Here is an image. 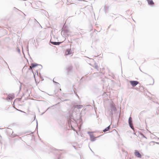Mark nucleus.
<instances>
[{
  "label": "nucleus",
  "instance_id": "4",
  "mask_svg": "<svg viewBox=\"0 0 159 159\" xmlns=\"http://www.w3.org/2000/svg\"><path fill=\"white\" fill-rule=\"evenodd\" d=\"M134 155H135L138 158H141L142 157V156L139 152L137 150H136L134 152Z\"/></svg>",
  "mask_w": 159,
  "mask_h": 159
},
{
  "label": "nucleus",
  "instance_id": "6",
  "mask_svg": "<svg viewBox=\"0 0 159 159\" xmlns=\"http://www.w3.org/2000/svg\"><path fill=\"white\" fill-rule=\"evenodd\" d=\"M74 107L75 108L80 109L82 108L83 106L81 105H75Z\"/></svg>",
  "mask_w": 159,
  "mask_h": 159
},
{
  "label": "nucleus",
  "instance_id": "11",
  "mask_svg": "<svg viewBox=\"0 0 159 159\" xmlns=\"http://www.w3.org/2000/svg\"><path fill=\"white\" fill-rule=\"evenodd\" d=\"M51 43L53 44L57 45H58L59 44L58 42H51Z\"/></svg>",
  "mask_w": 159,
  "mask_h": 159
},
{
  "label": "nucleus",
  "instance_id": "7",
  "mask_svg": "<svg viewBox=\"0 0 159 159\" xmlns=\"http://www.w3.org/2000/svg\"><path fill=\"white\" fill-rule=\"evenodd\" d=\"M38 65L36 64H31V66H30V69H32L34 67L37 66Z\"/></svg>",
  "mask_w": 159,
  "mask_h": 159
},
{
  "label": "nucleus",
  "instance_id": "12",
  "mask_svg": "<svg viewBox=\"0 0 159 159\" xmlns=\"http://www.w3.org/2000/svg\"><path fill=\"white\" fill-rule=\"evenodd\" d=\"M21 112H23V111H21V110H19Z\"/></svg>",
  "mask_w": 159,
  "mask_h": 159
},
{
  "label": "nucleus",
  "instance_id": "3",
  "mask_svg": "<svg viewBox=\"0 0 159 159\" xmlns=\"http://www.w3.org/2000/svg\"><path fill=\"white\" fill-rule=\"evenodd\" d=\"M129 82L133 87L136 86L139 83V82L136 81H130Z\"/></svg>",
  "mask_w": 159,
  "mask_h": 159
},
{
  "label": "nucleus",
  "instance_id": "10",
  "mask_svg": "<svg viewBox=\"0 0 159 159\" xmlns=\"http://www.w3.org/2000/svg\"><path fill=\"white\" fill-rule=\"evenodd\" d=\"M110 129V126H108L106 128H105L103 130V131L104 132H106V131H108Z\"/></svg>",
  "mask_w": 159,
  "mask_h": 159
},
{
  "label": "nucleus",
  "instance_id": "2",
  "mask_svg": "<svg viewBox=\"0 0 159 159\" xmlns=\"http://www.w3.org/2000/svg\"><path fill=\"white\" fill-rule=\"evenodd\" d=\"M88 133L89 134L91 141H93L96 140L97 138L94 137L93 132H89Z\"/></svg>",
  "mask_w": 159,
  "mask_h": 159
},
{
  "label": "nucleus",
  "instance_id": "5",
  "mask_svg": "<svg viewBox=\"0 0 159 159\" xmlns=\"http://www.w3.org/2000/svg\"><path fill=\"white\" fill-rule=\"evenodd\" d=\"M129 125H130V127L133 129H134V127L133 125V124H132V118L130 117L129 118Z\"/></svg>",
  "mask_w": 159,
  "mask_h": 159
},
{
  "label": "nucleus",
  "instance_id": "9",
  "mask_svg": "<svg viewBox=\"0 0 159 159\" xmlns=\"http://www.w3.org/2000/svg\"><path fill=\"white\" fill-rule=\"evenodd\" d=\"M148 4L150 5H153L154 4L152 0H147Z\"/></svg>",
  "mask_w": 159,
  "mask_h": 159
},
{
  "label": "nucleus",
  "instance_id": "1",
  "mask_svg": "<svg viewBox=\"0 0 159 159\" xmlns=\"http://www.w3.org/2000/svg\"><path fill=\"white\" fill-rule=\"evenodd\" d=\"M53 2L55 4H58L60 6H62L63 2L61 0H53Z\"/></svg>",
  "mask_w": 159,
  "mask_h": 159
},
{
  "label": "nucleus",
  "instance_id": "8",
  "mask_svg": "<svg viewBox=\"0 0 159 159\" xmlns=\"http://www.w3.org/2000/svg\"><path fill=\"white\" fill-rule=\"evenodd\" d=\"M65 54L66 55L70 54V49H67L65 52Z\"/></svg>",
  "mask_w": 159,
  "mask_h": 159
}]
</instances>
